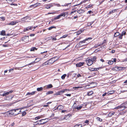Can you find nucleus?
I'll return each instance as SVG.
<instances>
[{
	"instance_id": "1",
	"label": "nucleus",
	"mask_w": 127,
	"mask_h": 127,
	"mask_svg": "<svg viewBox=\"0 0 127 127\" xmlns=\"http://www.w3.org/2000/svg\"><path fill=\"white\" fill-rule=\"evenodd\" d=\"M21 109H22L19 108L9 110L8 111L9 114L12 115L14 116H16L18 114L20 113Z\"/></svg>"
},
{
	"instance_id": "2",
	"label": "nucleus",
	"mask_w": 127,
	"mask_h": 127,
	"mask_svg": "<svg viewBox=\"0 0 127 127\" xmlns=\"http://www.w3.org/2000/svg\"><path fill=\"white\" fill-rule=\"evenodd\" d=\"M113 71H116L120 70L127 71V67H121L116 66L112 68Z\"/></svg>"
},
{
	"instance_id": "3",
	"label": "nucleus",
	"mask_w": 127,
	"mask_h": 127,
	"mask_svg": "<svg viewBox=\"0 0 127 127\" xmlns=\"http://www.w3.org/2000/svg\"><path fill=\"white\" fill-rule=\"evenodd\" d=\"M125 103H123L122 104L118 106L117 107H116L114 109H119L121 111L125 109L126 107L125 106Z\"/></svg>"
},
{
	"instance_id": "4",
	"label": "nucleus",
	"mask_w": 127,
	"mask_h": 127,
	"mask_svg": "<svg viewBox=\"0 0 127 127\" xmlns=\"http://www.w3.org/2000/svg\"><path fill=\"white\" fill-rule=\"evenodd\" d=\"M87 64L88 65H91L93 63V60L90 59H87L86 60Z\"/></svg>"
},
{
	"instance_id": "5",
	"label": "nucleus",
	"mask_w": 127,
	"mask_h": 127,
	"mask_svg": "<svg viewBox=\"0 0 127 127\" xmlns=\"http://www.w3.org/2000/svg\"><path fill=\"white\" fill-rule=\"evenodd\" d=\"M56 57H54L51 59H50L48 60L49 63L50 64L53 63L56 61L57 59H55Z\"/></svg>"
},
{
	"instance_id": "6",
	"label": "nucleus",
	"mask_w": 127,
	"mask_h": 127,
	"mask_svg": "<svg viewBox=\"0 0 127 127\" xmlns=\"http://www.w3.org/2000/svg\"><path fill=\"white\" fill-rule=\"evenodd\" d=\"M67 90H63L60 91L59 92H57L56 94L54 95H61L65 92V91Z\"/></svg>"
},
{
	"instance_id": "7",
	"label": "nucleus",
	"mask_w": 127,
	"mask_h": 127,
	"mask_svg": "<svg viewBox=\"0 0 127 127\" xmlns=\"http://www.w3.org/2000/svg\"><path fill=\"white\" fill-rule=\"evenodd\" d=\"M22 40L26 42H27L29 40L28 36H24L22 38Z\"/></svg>"
},
{
	"instance_id": "8",
	"label": "nucleus",
	"mask_w": 127,
	"mask_h": 127,
	"mask_svg": "<svg viewBox=\"0 0 127 127\" xmlns=\"http://www.w3.org/2000/svg\"><path fill=\"white\" fill-rule=\"evenodd\" d=\"M18 21H15L11 22L10 23L8 24V25H13L16 24L18 23Z\"/></svg>"
},
{
	"instance_id": "9",
	"label": "nucleus",
	"mask_w": 127,
	"mask_h": 127,
	"mask_svg": "<svg viewBox=\"0 0 127 127\" xmlns=\"http://www.w3.org/2000/svg\"><path fill=\"white\" fill-rule=\"evenodd\" d=\"M92 39L91 38H88L87 39H85V40H84L82 41H81L79 43V45H82V44L83 43H84L85 42V41H87L89 39Z\"/></svg>"
},
{
	"instance_id": "10",
	"label": "nucleus",
	"mask_w": 127,
	"mask_h": 127,
	"mask_svg": "<svg viewBox=\"0 0 127 127\" xmlns=\"http://www.w3.org/2000/svg\"><path fill=\"white\" fill-rule=\"evenodd\" d=\"M68 43L67 42H66V43H65V42H64V45H63V46L64 47H65V48L63 49V50H65V49H66V48H67L68 47H69L70 45V44H69L68 45H66V44H67Z\"/></svg>"
},
{
	"instance_id": "11",
	"label": "nucleus",
	"mask_w": 127,
	"mask_h": 127,
	"mask_svg": "<svg viewBox=\"0 0 127 127\" xmlns=\"http://www.w3.org/2000/svg\"><path fill=\"white\" fill-rule=\"evenodd\" d=\"M36 92L35 91H33L32 92H28L27 94L26 95H33L35 94Z\"/></svg>"
},
{
	"instance_id": "12",
	"label": "nucleus",
	"mask_w": 127,
	"mask_h": 127,
	"mask_svg": "<svg viewBox=\"0 0 127 127\" xmlns=\"http://www.w3.org/2000/svg\"><path fill=\"white\" fill-rule=\"evenodd\" d=\"M84 64V62H80L79 63L76 64V65L77 67H80L83 65Z\"/></svg>"
},
{
	"instance_id": "13",
	"label": "nucleus",
	"mask_w": 127,
	"mask_h": 127,
	"mask_svg": "<svg viewBox=\"0 0 127 127\" xmlns=\"http://www.w3.org/2000/svg\"><path fill=\"white\" fill-rule=\"evenodd\" d=\"M33 27H29L26 28V29H25L24 31V32H26L27 31L29 30H32Z\"/></svg>"
},
{
	"instance_id": "14",
	"label": "nucleus",
	"mask_w": 127,
	"mask_h": 127,
	"mask_svg": "<svg viewBox=\"0 0 127 127\" xmlns=\"http://www.w3.org/2000/svg\"><path fill=\"white\" fill-rule=\"evenodd\" d=\"M101 68H89V69L91 71H96L97 69L98 70L99 69Z\"/></svg>"
},
{
	"instance_id": "15",
	"label": "nucleus",
	"mask_w": 127,
	"mask_h": 127,
	"mask_svg": "<svg viewBox=\"0 0 127 127\" xmlns=\"http://www.w3.org/2000/svg\"><path fill=\"white\" fill-rule=\"evenodd\" d=\"M1 114H3L4 115V116L5 117L8 116V115H9L8 111L5 113H2Z\"/></svg>"
},
{
	"instance_id": "16",
	"label": "nucleus",
	"mask_w": 127,
	"mask_h": 127,
	"mask_svg": "<svg viewBox=\"0 0 127 127\" xmlns=\"http://www.w3.org/2000/svg\"><path fill=\"white\" fill-rule=\"evenodd\" d=\"M83 107V105H81L79 106H76L75 107V109H77L78 110H79L81 109V108L82 107Z\"/></svg>"
},
{
	"instance_id": "17",
	"label": "nucleus",
	"mask_w": 127,
	"mask_h": 127,
	"mask_svg": "<svg viewBox=\"0 0 127 127\" xmlns=\"http://www.w3.org/2000/svg\"><path fill=\"white\" fill-rule=\"evenodd\" d=\"M94 93L93 91H91L90 92H88L87 93V95L89 96L92 95V94H93Z\"/></svg>"
},
{
	"instance_id": "18",
	"label": "nucleus",
	"mask_w": 127,
	"mask_h": 127,
	"mask_svg": "<svg viewBox=\"0 0 127 127\" xmlns=\"http://www.w3.org/2000/svg\"><path fill=\"white\" fill-rule=\"evenodd\" d=\"M83 31V30H80L76 32L77 35H79Z\"/></svg>"
},
{
	"instance_id": "19",
	"label": "nucleus",
	"mask_w": 127,
	"mask_h": 127,
	"mask_svg": "<svg viewBox=\"0 0 127 127\" xmlns=\"http://www.w3.org/2000/svg\"><path fill=\"white\" fill-rule=\"evenodd\" d=\"M82 125L81 124H77L74 126V127H82Z\"/></svg>"
},
{
	"instance_id": "20",
	"label": "nucleus",
	"mask_w": 127,
	"mask_h": 127,
	"mask_svg": "<svg viewBox=\"0 0 127 127\" xmlns=\"http://www.w3.org/2000/svg\"><path fill=\"white\" fill-rule=\"evenodd\" d=\"M63 107L62 105H60L58 106V107H57V109H58L60 110L63 109Z\"/></svg>"
},
{
	"instance_id": "21",
	"label": "nucleus",
	"mask_w": 127,
	"mask_h": 127,
	"mask_svg": "<svg viewBox=\"0 0 127 127\" xmlns=\"http://www.w3.org/2000/svg\"><path fill=\"white\" fill-rule=\"evenodd\" d=\"M46 122H43L42 123H40L39 122H37V121H36V122H35V123H36L35 125H37V124L39 125H43V124H44L45 123H46Z\"/></svg>"
},
{
	"instance_id": "22",
	"label": "nucleus",
	"mask_w": 127,
	"mask_h": 127,
	"mask_svg": "<svg viewBox=\"0 0 127 127\" xmlns=\"http://www.w3.org/2000/svg\"><path fill=\"white\" fill-rule=\"evenodd\" d=\"M77 12L78 13L80 14L83 13L84 12V10L82 9H81L78 10Z\"/></svg>"
},
{
	"instance_id": "23",
	"label": "nucleus",
	"mask_w": 127,
	"mask_h": 127,
	"mask_svg": "<svg viewBox=\"0 0 127 127\" xmlns=\"http://www.w3.org/2000/svg\"><path fill=\"white\" fill-rule=\"evenodd\" d=\"M0 34L1 35H5V31H4L2 30Z\"/></svg>"
},
{
	"instance_id": "24",
	"label": "nucleus",
	"mask_w": 127,
	"mask_h": 127,
	"mask_svg": "<svg viewBox=\"0 0 127 127\" xmlns=\"http://www.w3.org/2000/svg\"><path fill=\"white\" fill-rule=\"evenodd\" d=\"M50 64L49 63L48 61H47L43 63V65H49Z\"/></svg>"
},
{
	"instance_id": "25",
	"label": "nucleus",
	"mask_w": 127,
	"mask_h": 127,
	"mask_svg": "<svg viewBox=\"0 0 127 127\" xmlns=\"http://www.w3.org/2000/svg\"><path fill=\"white\" fill-rule=\"evenodd\" d=\"M120 34V33L118 32H117L115 33L114 34V36L115 37H117L119 36Z\"/></svg>"
},
{
	"instance_id": "26",
	"label": "nucleus",
	"mask_w": 127,
	"mask_h": 127,
	"mask_svg": "<svg viewBox=\"0 0 127 127\" xmlns=\"http://www.w3.org/2000/svg\"><path fill=\"white\" fill-rule=\"evenodd\" d=\"M115 92V91H112L109 92L107 93V95H109V94H111L113 93H114Z\"/></svg>"
},
{
	"instance_id": "27",
	"label": "nucleus",
	"mask_w": 127,
	"mask_h": 127,
	"mask_svg": "<svg viewBox=\"0 0 127 127\" xmlns=\"http://www.w3.org/2000/svg\"><path fill=\"white\" fill-rule=\"evenodd\" d=\"M43 90V88L42 87H40V88H38L37 89V91H42Z\"/></svg>"
},
{
	"instance_id": "28",
	"label": "nucleus",
	"mask_w": 127,
	"mask_h": 127,
	"mask_svg": "<svg viewBox=\"0 0 127 127\" xmlns=\"http://www.w3.org/2000/svg\"><path fill=\"white\" fill-rule=\"evenodd\" d=\"M116 11V9L110 11L109 14H111L115 12Z\"/></svg>"
},
{
	"instance_id": "29",
	"label": "nucleus",
	"mask_w": 127,
	"mask_h": 127,
	"mask_svg": "<svg viewBox=\"0 0 127 127\" xmlns=\"http://www.w3.org/2000/svg\"><path fill=\"white\" fill-rule=\"evenodd\" d=\"M53 28L56 29V28L54 26H52L51 27H50L49 28H48V30H51V29H52Z\"/></svg>"
},
{
	"instance_id": "30",
	"label": "nucleus",
	"mask_w": 127,
	"mask_h": 127,
	"mask_svg": "<svg viewBox=\"0 0 127 127\" xmlns=\"http://www.w3.org/2000/svg\"><path fill=\"white\" fill-rule=\"evenodd\" d=\"M91 60H93V63L95 62L96 61V57L95 56H94L92 58Z\"/></svg>"
},
{
	"instance_id": "31",
	"label": "nucleus",
	"mask_w": 127,
	"mask_h": 127,
	"mask_svg": "<svg viewBox=\"0 0 127 127\" xmlns=\"http://www.w3.org/2000/svg\"><path fill=\"white\" fill-rule=\"evenodd\" d=\"M53 91H48L46 93V95H49L51 94H52L53 93Z\"/></svg>"
},
{
	"instance_id": "32",
	"label": "nucleus",
	"mask_w": 127,
	"mask_h": 127,
	"mask_svg": "<svg viewBox=\"0 0 127 127\" xmlns=\"http://www.w3.org/2000/svg\"><path fill=\"white\" fill-rule=\"evenodd\" d=\"M68 36V34H66L63 35L62 37H61L60 38H65Z\"/></svg>"
},
{
	"instance_id": "33",
	"label": "nucleus",
	"mask_w": 127,
	"mask_h": 127,
	"mask_svg": "<svg viewBox=\"0 0 127 127\" xmlns=\"http://www.w3.org/2000/svg\"><path fill=\"white\" fill-rule=\"evenodd\" d=\"M37 49L35 47H33L31 49L30 51H33L35 50H36Z\"/></svg>"
},
{
	"instance_id": "34",
	"label": "nucleus",
	"mask_w": 127,
	"mask_h": 127,
	"mask_svg": "<svg viewBox=\"0 0 127 127\" xmlns=\"http://www.w3.org/2000/svg\"><path fill=\"white\" fill-rule=\"evenodd\" d=\"M37 3H36L34 4L31 5L30 6V7H36V6H37L38 5H37Z\"/></svg>"
},
{
	"instance_id": "35",
	"label": "nucleus",
	"mask_w": 127,
	"mask_h": 127,
	"mask_svg": "<svg viewBox=\"0 0 127 127\" xmlns=\"http://www.w3.org/2000/svg\"><path fill=\"white\" fill-rule=\"evenodd\" d=\"M66 75V74H64L62 75L61 76V78L63 79H64Z\"/></svg>"
},
{
	"instance_id": "36",
	"label": "nucleus",
	"mask_w": 127,
	"mask_h": 127,
	"mask_svg": "<svg viewBox=\"0 0 127 127\" xmlns=\"http://www.w3.org/2000/svg\"><path fill=\"white\" fill-rule=\"evenodd\" d=\"M28 18H29V17L28 16H26L22 19V20L23 21L24 20V21H25V20H26Z\"/></svg>"
},
{
	"instance_id": "37",
	"label": "nucleus",
	"mask_w": 127,
	"mask_h": 127,
	"mask_svg": "<svg viewBox=\"0 0 127 127\" xmlns=\"http://www.w3.org/2000/svg\"><path fill=\"white\" fill-rule=\"evenodd\" d=\"M9 94V93L8 92H7L5 93H3L2 95L3 96H5Z\"/></svg>"
},
{
	"instance_id": "38",
	"label": "nucleus",
	"mask_w": 127,
	"mask_h": 127,
	"mask_svg": "<svg viewBox=\"0 0 127 127\" xmlns=\"http://www.w3.org/2000/svg\"><path fill=\"white\" fill-rule=\"evenodd\" d=\"M60 16H59V15L57 16L56 17H55L54 18V19L55 20H57L58 19H60Z\"/></svg>"
},
{
	"instance_id": "39",
	"label": "nucleus",
	"mask_w": 127,
	"mask_h": 127,
	"mask_svg": "<svg viewBox=\"0 0 127 127\" xmlns=\"http://www.w3.org/2000/svg\"><path fill=\"white\" fill-rule=\"evenodd\" d=\"M52 87H53V86L51 84L48 85H47V87L48 88H52Z\"/></svg>"
},
{
	"instance_id": "40",
	"label": "nucleus",
	"mask_w": 127,
	"mask_h": 127,
	"mask_svg": "<svg viewBox=\"0 0 127 127\" xmlns=\"http://www.w3.org/2000/svg\"><path fill=\"white\" fill-rule=\"evenodd\" d=\"M115 113L114 112H110L108 114V115L110 116L114 114Z\"/></svg>"
},
{
	"instance_id": "41",
	"label": "nucleus",
	"mask_w": 127,
	"mask_h": 127,
	"mask_svg": "<svg viewBox=\"0 0 127 127\" xmlns=\"http://www.w3.org/2000/svg\"><path fill=\"white\" fill-rule=\"evenodd\" d=\"M93 22H89L88 23L87 25L88 26H90L93 23Z\"/></svg>"
},
{
	"instance_id": "42",
	"label": "nucleus",
	"mask_w": 127,
	"mask_h": 127,
	"mask_svg": "<svg viewBox=\"0 0 127 127\" xmlns=\"http://www.w3.org/2000/svg\"><path fill=\"white\" fill-rule=\"evenodd\" d=\"M85 1L84 0L83 1H82L80 3H79V4H78L75 5L74 6H77V5H80V4H82V3H85Z\"/></svg>"
},
{
	"instance_id": "43",
	"label": "nucleus",
	"mask_w": 127,
	"mask_h": 127,
	"mask_svg": "<svg viewBox=\"0 0 127 127\" xmlns=\"http://www.w3.org/2000/svg\"><path fill=\"white\" fill-rule=\"evenodd\" d=\"M96 119L97 120H98L100 122H101L102 121V119L98 117H97L96 118Z\"/></svg>"
},
{
	"instance_id": "44",
	"label": "nucleus",
	"mask_w": 127,
	"mask_h": 127,
	"mask_svg": "<svg viewBox=\"0 0 127 127\" xmlns=\"http://www.w3.org/2000/svg\"><path fill=\"white\" fill-rule=\"evenodd\" d=\"M113 61H110L108 62V64H113Z\"/></svg>"
},
{
	"instance_id": "45",
	"label": "nucleus",
	"mask_w": 127,
	"mask_h": 127,
	"mask_svg": "<svg viewBox=\"0 0 127 127\" xmlns=\"http://www.w3.org/2000/svg\"><path fill=\"white\" fill-rule=\"evenodd\" d=\"M126 33V32L125 31H123L122 32V33L121 34L122 35H125Z\"/></svg>"
},
{
	"instance_id": "46",
	"label": "nucleus",
	"mask_w": 127,
	"mask_h": 127,
	"mask_svg": "<svg viewBox=\"0 0 127 127\" xmlns=\"http://www.w3.org/2000/svg\"><path fill=\"white\" fill-rule=\"evenodd\" d=\"M120 35L119 36V39H122V36H123V35H122L121 34H120L119 35Z\"/></svg>"
},
{
	"instance_id": "47",
	"label": "nucleus",
	"mask_w": 127,
	"mask_h": 127,
	"mask_svg": "<svg viewBox=\"0 0 127 127\" xmlns=\"http://www.w3.org/2000/svg\"><path fill=\"white\" fill-rule=\"evenodd\" d=\"M59 15L60 16V17H61L62 16H65V15L64 14V13H61Z\"/></svg>"
},
{
	"instance_id": "48",
	"label": "nucleus",
	"mask_w": 127,
	"mask_h": 127,
	"mask_svg": "<svg viewBox=\"0 0 127 127\" xmlns=\"http://www.w3.org/2000/svg\"><path fill=\"white\" fill-rule=\"evenodd\" d=\"M46 119H47V120L48 119H41L40 120L37 121V122H41V121H42V120H45Z\"/></svg>"
},
{
	"instance_id": "49",
	"label": "nucleus",
	"mask_w": 127,
	"mask_h": 127,
	"mask_svg": "<svg viewBox=\"0 0 127 127\" xmlns=\"http://www.w3.org/2000/svg\"><path fill=\"white\" fill-rule=\"evenodd\" d=\"M64 14L65 15V16H67L68 15V12H64Z\"/></svg>"
},
{
	"instance_id": "50",
	"label": "nucleus",
	"mask_w": 127,
	"mask_h": 127,
	"mask_svg": "<svg viewBox=\"0 0 127 127\" xmlns=\"http://www.w3.org/2000/svg\"><path fill=\"white\" fill-rule=\"evenodd\" d=\"M40 118V117L39 116H37L35 118V120H38Z\"/></svg>"
},
{
	"instance_id": "51",
	"label": "nucleus",
	"mask_w": 127,
	"mask_h": 127,
	"mask_svg": "<svg viewBox=\"0 0 127 127\" xmlns=\"http://www.w3.org/2000/svg\"><path fill=\"white\" fill-rule=\"evenodd\" d=\"M26 113L25 111H23L22 112V115L23 116H24L26 115Z\"/></svg>"
},
{
	"instance_id": "52",
	"label": "nucleus",
	"mask_w": 127,
	"mask_h": 127,
	"mask_svg": "<svg viewBox=\"0 0 127 127\" xmlns=\"http://www.w3.org/2000/svg\"><path fill=\"white\" fill-rule=\"evenodd\" d=\"M101 45V44H96V45H95V47L97 48L99 46H100Z\"/></svg>"
},
{
	"instance_id": "53",
	"label": "nucleus",
	"mask_w": 127,
	"mask_h": 127,
	"mask_svg": "<svg viewBox=\"0 0 127 127\" xmlns=\"http://www.w3.org/2000/svg\"><path fill=\"white\" fill-rule=\"evenodd\" d=\"M52 6V5H50L49 7H48V6H47L46 7H45V8L47 9H49Z\"/></svg>"
},
{
	"instance_id": "54",
	"label": "nucleus",
	"mask_w": 127,
	"mask_h": 127,
	"mask_svg": "<svg viewBox=\"0 0 127 127\" xmlns=\"http://www.w3.org/2000/svg\"><path fill=\"white\" fill-rule=\"evenodd\" d=\"M112 60H113L112 61H113V62H115L116 61V58H114L113 59H112Z\"/></svg>"
},
{
	"instance_id": "55",
	"label": "nucleus",
	"mask_w": 127,
	"mask_h": 127,
	"mask_svg": "<svg viewBox=\"0 0 127 127\" xmlns=\"http://www.w3.org/2000/svg\"><path fill=\"white\" fill-rule=\"evenodd\" d=\"M76 76L78 77L81 76V75L79 74H76Z\"/></svg>"
},
{
	"instance_id": "56",
	"label": "nucleus",
	"mask_w": 127,
	"mask_h": 127,
	"mask_svg": "<svg viewBox=\"0 0 127 127\" xmlns=\"http://www.w3.org/2000/svg\"><path fill=\"white\" fill-rule=\"evenodd\" d=\"M92 6V5L90 4V5L87 6V8H90V7H91Z\"/></svg>"
},
{
	"instance_id": "57",
	"label": "nucleus",
	"mask_w": 127,
	"mask_h": 127,
	"mask_svg": "<svg viewBox=\"0 0 127 127\" xmlns=\"http://www.w3.org/2000/svg\"><path fill=\"white\" fill-rule=\"evenodd\" d=\"M122 61L123 62H127V58L123 60Z\"/></svg>"
},
{
	"instance_id": "58",
	"label": "nucleus",
	"mask_w": 127,
	"mask_h": 127,
	"mask_svg": "<svg viewBox=\"0 0 127 127\" xmlns=\"http://www.w3.org/2000/svg\"><path fill=\"white\" fill-rule=\"evenodd\" d=\"M65 95L67 96H70L71 95V94H66Z\"/></svg>"
},
{
	"instance_id": "59",
	"label": "nucleus",
	"mask_w": 127,
	"mask_h": 127,
	"mask_svg": "<svg viewBox=\"0 0 127 127\" xmlns=\"http://www.w3.org/2000/svg\"><path fill=\"white\" fill-rule=\"evenodd\" d=\"M13 92V91L11 90L8 92V93H9V94H11V93H12Z\"/></svg>"
},
{
	"instance_id": "60",
	"label": "nucleus",
	"mask_w": 127,
	"mask_h": 127,
	"mask_svg": "<svg viewBox=\"0 0 127 127\" xmlns=\"http://www.w3.org/2000/svg\"><path fill=\"white\" fill-rule=\"evenodd\" d=\"M66 110H62L61 111L62 113H64L65 112H66Z\"/></svg>"
},
{
	"instance_id": "61",
	"label": "nucleus",
	"mask_w": 127,
	"mask_h": 127,
	"mask_svg": "<svg viewBox=\"0 0 127 127\" xmlns=\"http://www.w3.org/2000/svg\"><path fill=\"white\" fill-rule=\"evenodd\" d=\"M35 63V61L33 62H32V63H31L29 64L28 65V66L30 65L31 64H33V63Z\"/></svg>"
},
{
	"instance_id": "62",
	"label": "nucleus",
	"mask_w": 127,
	"mask_h": 127,
	"mask_svg": "<svg viewBox=\"0 0 127 127\" xmlns=\"http://www.w3.org/2000/svg\"><path fill=\"white\" fill-rule=\"evenodd\" d=\"M107 94V93H105L104 94H103L102 96H105Z\"/></svg>"
},
{
	"instance_id": "63",
	"label": "nucleus",
	"mask_w": 127,
	"mask_h": 127,
	"mask_svg": "<svg viewBox=\"0 0 127 127\" xmlns=\"http://www.w3.org/2000/svg\"><path fill=\"white\" fill-rule=\"evenodd\" d=\"M89 122V121L88 120H86L85 122V123L86 124H88Z\"/></svg>"
},
{
	"instance_id": "64",
	"label": "nucleus",
	"mask_w": 127,
	"mask_h": 127,
	"mask_svg": "<svg viewBox=\"0 0 127 127\" xmlns=\"http://www.w3.org/2000/svg\"><path fill=\"white\" fill-rule=\"evenodd\" d=\"M34 34H31L30 36H34Z\"/></svg>"
}]
</instances>
